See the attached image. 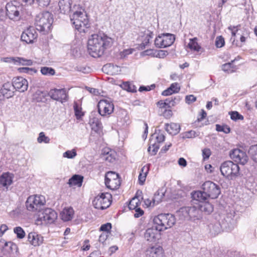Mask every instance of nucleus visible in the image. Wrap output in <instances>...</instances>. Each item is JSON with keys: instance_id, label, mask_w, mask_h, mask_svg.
I'll use <instances>...</instances> for the list:
<instances>
[{"instance_id": "49530a36", "label": "nucleus", "mask_w": 257, "mask_h": 257, "mask_svg": "<svg viewBox=\"0 0 257 257\" xmlns=\"http://www.w3.org/2000/svg\"><path fill=\"white\" fill-rule=\"evenodd\" d=\"M152 141H153V140L152 139L150 141V144L152 146H150L148 148V152H150V154H151V155H154L158 152L159 148V146L158 144H156V143H154V144H152L151 143H152Z\"/></svg>"}, {"instance_id": "f03ea898", "label": "nucleus", "mask_w": 257, "mask_h": 257, "mask_svg": "<svg viewBox=\"0 0 257 257\" xmlns=\"http://www.w3.org/2000/svg\"><path fill=\"white\" fill-rule=\"evenodd\" d=\"M70 20L75 29L80 32H85L89 27L88 19L83 9L74 12L70 16Z\"/></svg>"}, {"instance_id": "20e7f679", "label": "nucleus", "mask_w": 257, "mask_h": 257, "mask_svg": "<svg viewBox=\"0 0 257 257\" xmlns=\"http://www.w3.org/2000/svg\"><path fill=\"white\" fill-rule=\"evenodd\" d=\"M175 221L174 216L171 214H161L154 219L155 224L161 231L171 228L175 224Z\"/></svg>"}, {"instance_id": "6e6d98bb", "label": "nucleus", "mask_w": 257, "mask_h": 257, "mask_svg": "<svg viewBox=\"0 0 257 257\" xmlns=\"http://www.w3.org/2000/svg\"><path fill=\"white\" fill-rule=\"evenodd\" d=\"M197 136L196 133L194 131H190L184 133L182 134V138L185 139H190L193 138Z\"/></svg>"}, {"instance_id": "1a4fd4ad", "label": "nucleus", "mask_w": 257, "mask_h": 257, "mask_svg": "<svg viewBox=\"0 0 257 257\" xmlns=\"http://www.w3.org/2000/svg\"><path fill=\"white\" fill-rule=\"evenodd\" d=\"M202 189L207 198L216 199L220 194V187L212 181H206L202 185Z\"/></svg>"}, {"instance_id": "dca6fc26", "label": "nucleus", "mask_w": 257, "mask_h": 257, "mask_svg": "<svg viewBox=\"0 0 257 257\" xmlns=\"http://www.w3.org/2000/svg\"><path fill=\"white\" fill-rule=\"evenodd\" d=\"M57 214L51 208H46L43 211L40 218L46 223H52L57 219Z\"/></svg>"}, {"instance_id": "393cba45", "label": "nucleus", "mask_w": 257, "mask_h": 257, "mask_svg": "<svg viewBox=\"0 0 257 257\" xmlns=\"http://www.w3.org/2000/svg\"><path fill=\"white\" fill-rule=\"evenodd\" d=\"M2 95L7 98L12 97L14 94V88L11 82H7L3 84L1 89Z\"/></svg>"}, {"instance_id": "f3484780", "label": "nucleus", "mask_w": 257, "mask_h": 257, "mask_svg": "<svg viewBox=\"0 0 257 257\" xmlns=\"http://www.w3.org/2000/svg\"><path fill=\"white\" fill-rule=\"evenodd\" d=\"M164 254L163 247L158 245L150 246L145 251L146 257H163Z\"/></svg>"}, {"instance_id": "338daca9", "label": "nucleus", "mask_w": 257, "mask_h": 257, "mask_svg": "<svg viewBox=\"0 0 257 257\" xmlns=\"http://www.w3.org/2000/svg\"><path fill=\"white\" fill-rule=\"evenodd\" d=\"M211 155V151L209 149H204L202 150V156L204 160L208 159Z\"/></svg>"}, {"instance_id": "412c9836", "label": "nucleus", "mask_w": 257, "mask_h": 257, "mask_svg": "<svg viewBox=\"0 0 257 257\" xmlns=\"http://www.w3.org/2000/svg\"><path fill=\"white\" fill-rule=\"evenodd\" d=\"M14 176L9 172L4 173L0 176V187H4L7 190L8 187L12 184Z\"/></svg>"}, {"instance_id": "c9c22d12", "label": "nucleus", "mask_w": 257, "mask_h": 257, "mask_svg": "<svg viewBox=\"0 0 257 257\" xmlns=\"http://www.w3.org/2000/svg\"><path fill=\"white\" fill-rule=\"evenodd\" d=\"M187 47L191 51L199 52L201 49V46L197 43V38H194L189 40V42Z\"/></svg>"}, {"instance_id": "a18cd8bd", "label": "nucleus", "mask_w": 257, "mask_h": 257, "mask_svg": "<svg viewBox=\"0 0 257 257\" xmlns=\"http://www.w3.org/2000/svg\"><path fill=\"white\" fill-rule=\"evenodd\" d=\"M41 72L44 75L51 76L55 74V70L51 67H43L41 68Z\"/></svg>"}, {"instance_id": "4d7b16f0", "label": "nucleus", "mask_w": 257, "mask_h": 257, "mask_svg": "<svg viewBox=\"0 0 257 257\" xmlns=\"http://www.w3.org/2000/svg\"><path fill=\"white\" fill-rule=\"evenodd\" d=\"M74 109L75 111V114L77 119L80 118L83 115V113L81 111V108L80 107L77 103L74 104Z\"/></svg>"}, {"instance_id": "72a5a7b5", "label": "nucleus", "mask_w": 257, "mask_h": 257, "mask_svg": "<svg viewBox=\"0 0 257 257\" xmlns=\"http://www.w3.org/2000/svg\"><path fill=\"white\" fill-rule=\"evenodd\" d=\"M198 205L199 208V213L200 212H204L207 214H210L213 210L212 205L209 202H204Z\"/></svg>"}, {"instance_id": "cd10ccee", "label": "nucleus", "mask_w": 257, "mask_h": 257, "mask_svg": "<svg viewBox=\"0 0 257 257\" xmlns=\"http://www.w3.org/2000/svg\"><path fill=\"white\" fill-rule=\"evenodd\" d=\"M74 214V210L71 207L65 208L60 213L61 219L64 221L71 220L73 218Z\"/></svg>"}, {"instance_id": "58836bf2", "label": "nucleus", "mask_w": 257, "mask_h": 257, "mask_svg": "<svg viewBox=\"0 0 257 257\" xmlns=\"http://www.w3.org/2000/svg\"><path fill=\"white\" fill-rule=\"evenodd\" d=\"M210 231L212 234L214 235L219 233L222 228H224L222 226V223L221 224L219 222H216L214 224H210L208 226Z\"/></svg>"}, {"instance_id": "79ce46f5", "label": "nucleus", "mask_w": 257, "mask_h": 257, "mask_svg": "<svg viewBox=\"0 0 257 257\" xmlns=\"http://www.w3.org/2000/svg\"><path fill=\"white\" fill-rule=\"evenodd\" d=\"M122 88L128 92H137V87L132 83L128 82H125L122 83Z\"/></svg>"}, {"instance_id": "ddd939ff", "label": "nucleus", "mask_w": 257, "mask_h": 257, "mask_svg": "<svg viewBox=\"0 0 257 257\" xmlns=\"http://www.w3.org/2000/svg\"><path fill=\"white\" fill-rule=\"evenodd\" d=\"M238 216L234 210H231L226 213V216L222 221L224 229L228 231L231 230L236 225Z\"/></svg>"}, {"instance_id": "680f3d73", "label": "nucleus", "mask_w": 257, "mask_h": 257, "mask_svg": "<svg viewBox=\"0 0 257 257\" xmlns=\"http://www.w3.org/2000/svg\"><path fill=\"white\" fill-rule=\"evenodd\" d=\"M170 87L172 89V90L173 91L174 93L179 92L180 90V86L177 82L171 84Z\"/></svg>"}, {"instance_id": "6e6552de", "label": "nucleus", "mask_w": 257, "mask_h": 257, "mask_svg": "<svg viewBox=\"0 0 257 257\" xmlns=\"http://www.w3.org/2000/svg\"><path fill=\"white\" fill-rule=\"evenodd\" d=\"M111 195L108 193H102L96 196L93 200L94 207L97 209L104 210L111 204Z\"/></svg>"}, {"instance_id": "4468645a", "label": "nucleus", "mask_w": 257, "mask_h": 257, "mask_svg": "<svg viewBox=\"0 0 257 257\" xmlns=\"http://www.w3.org/2000/svg\"><path fill=\"white\" fill-rule=\"evenodd\" d=\"M49 95L53 99L61 103L67 101L68 97L66 90L64 88L51 89L49 92Z\"/></svg>"}, {"instance_id": "c85d7f7f", "label": "nucleus", "mask_w": 257, "mask_h": 257, "mask_svg": "<svg viewBox=\"0 0 257 257\" xmlns=\"http://www.w3.org/2000/svg\"><path fill=\"white\" fill-rule=\"evenodd\" d=\"M165 130L169 134L176 135L180 132V126L177 123L171 122L165 124Z\"/></svg>"}, {"instance_id": "4c0bfd02", "label": "nucleus", "mask_w": 257, "mask_h": 257, "mask_svg": "<svg viewBox=\"0 0 257 257\" xmlns=\"http://www.w3.org/2000/svg\"><path fill=\"white\" fill-rule=\"evenodd\" d=\"M176 213L180 220H190L186 206L181 208Z\"/></svg>"}, {"instance_id": "39448f33", "label": "nucleus", "mask_w": 257, "mask_h": 257, "mask_svg": "<svg viewBox=\"0 0 257 257\" xmlns=\"http://www.w3.org/2000/svg\"><path fill=\"white\" fill-rule=\"evenodd\" d=\"M222 175L230 179H233L239 174V167L237 164L231 161L223 162L220 167Z\"/></svg>"}, {"instance_id": "09e8293b", "label": "nucleus", "mask_w": 257, "mask_h": 257, "mask_svg": "<svg viewBox=\"0 0 257 257\" xmlns=\"http://www.w3.org/2000/svg\"><path fill=\"white\" fill-rule=\"evenodd\" d=\"M77 155L76 151L75 149L71 150H68L63 154V157L68 159H73Z\"/></svg>"}, {"instance_id": "a211bd4d", "label": "nucleus", "mask_w": 257, "mask_h": 257, "mask_svg": "<svg viewBox=\"0 0 257 257\" xmlns=\"http://www.w3.org/2000/svg\"><path fill=\"white\" fill-rule=\"evenodd\" d=\"M14 89L23 92L26 91L28 87L27 80L22 77H18L13 79L12 83Z\"/></svg>"}, {"instance_id": "bb28decb", "label": "nucleus", "mask_w": 257, "mask_h": 257, "mask_svg": "<svg viewBox=\"0 0 257 257\" xmlns=\"http://www.w3.org/2000/svg\"><path fill=\"white\" fill-rule=\"evenodd\" d=\"M59 10L61 13L69 14L71 11V0H60L59 4Z\"/></svg>"}, {"instance_id": "9b49d317", "label": "nucleus", "mask_w": 257, "mask_h": 257, "mask_svg": "<svg viewBox=\"0 0 257 257\" xmlns=\"http://www.w3.org/2000/svg\"><path fill=\"white\" fill-rule=\"evenodd\" d=\"M105 184L107 188L111 190H116L120 185V180L118 174L113 172H108L105 174Z\"/></svg>"}, {"instance_id": "7c9ffc66", "label": "nucleus", "mask_w": 257, "mask_h": 257, "mask_svg": "<svg viewBox=\"0 0 257 257\" xmlns=\"http://www.w3.org/2000/svg\"><path fill=\"white\" fill-rule=\"evenodd\" d=\"M83 177L79 175H74L68 181V184L70 186H77L80 187L82 185Z\"/></svg>"}, {"instance_id": "aec40b11", "label": "nucleus", "mask_w": 257, "mask_h": 257, "mask_svg": "<svg viewBox=\"0 0 257 257\" xmlns=\"http://www.w3.org/2000/svg\"><path fill=\"white\" fill-rule=\"evenodd\" d=\"M37 36L36 30L33 28H30L22 34L21 40L28 44L32 43Z\"/></svg>"}, {"instance_id": "5701e85b", "label": "nucleus", "mask_w": 257, "mask_h": 257, "mask_svg": "<svg viewBox=\"0 0 257 257\" xmlns=\"http://www.w3.org/2000/svg\"><path fill=\"white\" fill-rule=\"evenodd\" d=\"M154 37L153 32L150 30H146L144 32L143 35L140 36V39L142 41L140 44V48L141 50L145 49L146 47L150 44V40Z\"/></svg>"}, {"instance_id": "603ef678", "label": "nucleus", "mask_w": 257, "mask_h": 257, "mask_svg": "<svg viewBox=\"0 0 257 257\" xmlns=\"http://www.w3.org/2000/svg\"><path fill=\"white\" fill-rule=\"evenodd\" d=\"M153 137H155L157 140L158 143H161L164 141L165 137L164 134L160 131H159L158 133L156 132L153 136Z\"/></svg>"}, {"instance_id": "423d86ee", "label": "nucleus", "mask_w": 257, "mask_h": 257, "mask_svg": "<svg viewBox=\"0 0 257 257\" xmlns=\"http://www.w3.org/2000/svg\"><path fill=\"white\" fill-rule=\"evenodd\" d=\"M46 203L45 197L42 195L30 196L26 202L27 209L32 212L37 211L40 210Z\"/></svg>"}, {"instance_id": "6ab92c4d", "label": "nucleus", "mask_w": 257, "mask_h": 257, "mask_svg": "<svg viewBox=\"0 0 257 257\" xmlns=\"http://www.w3.org/2000/svg\"><path fill=\"white\" fill-rule=\"evenodd\" d=\"M160 231L156 226L148 228L145 233V238L150 242H155L160 237Z\"/></svg>"}, {"instance_id": "864d4df0", "label": "nucleus", "mask_w": 257, "mask_h": 257, "mask_svg": "<svg viewBox=\"0 0 257 257\" xmlns=\"http://www.w3.org/2000/svg\"><path fill=\"white\" fill-rule=\"evenodd\" d=\"M216 130L218 132H222L225 134H228L230 132V127L227 125H221L218 124H216Z\"/></svg>"}, {"instance_id": "c03bdc74", "label": "nucleus", "mask_w": 257, "mask_h": 257, "mask_svg": "<svg viewBox=\"0 0 257 257\" xmlns=\"http://www.w3.org/2000/svg\"><path fill=\"white\" fill-rule=\"evenodd\" d=\"M228 29L231 31V35L232 37H234L236 35H240V40L241 43L245 42L246 40V37L244 36L241 35L240 34L238 33V29L237 27H233L231 28L229 27Z\"/></svg>"}, {"instance_id": "0e129e2a", "label": "nucleus", "mask_w": 257, "mask_h": 257, "mask_svg": "<svg viewBox=\"0 0 257 257\" xmlns=\"http://www.w3.org/2000/svg\"><path fill=\"white\" fill-rule=\"evenodd\" d=\"M134 210H135L134 216L135 218H139L144 214V211L140 206Z\"/></svg>"}, {"instance_id": "e433bc0d", "label": "nucleus", "mask_w": 257, "mask_h": 257, "mask_svg": "<svg viewBox=\"0 0 257 257\" xmlns=\"http://www.w3.org/2000/svg\"><path fill=\"white\" fill-rule=\"evenodd\" d=\"M165 195V191L163 189L158 190L154 194L153 198V205H156L162 201Z\"/></svg>"}, {"instance_id": "9d476101", "label": "nucleus", "mask_w": 257, "mask_h": 257, "mask_svg": "<svg viewBox=\"0 0 257 257\" xmlns=\"http://www.w3.org/2000/svg\"><path fill=\"white\" fill-rule=\"evenodd\" d=\"M175 37L170 33H163L157 36L155 40V45L158 48H166L174 42Z\"/></svg>"}, {"instance_id": "c756f323", "label": "nucleus", "mask_w": 257, "mask_h": 257, "mask_svg": "<svg viewBox=\"0 0 257 257\" xmlns=\"http://www.w3.org/2000/svg\"><path fill=\"white\" fill-rule=\"evenodd\" d=\"M186 207L187 208L190 219L198 217L200 213L198 204H192V202H191V206H186Z\"/></svg>"}, {"instance_id": "bf43d9fd", "label": "nucleus", "mask_w": 257, "mask_h": 257, "mask_svg": "<svg viewBox=\"0 0 257 257\" xmlns=\"http://www.w3.org/2000/svg\"><path fill=\"white\" fill-rule=\"evenodd\" d=\"M231 119L234 120H242L243 117L239 114L237 111H233L230 114Z\"/></svg>"}, {"instance_id": "5fc2aeb1", "label": "nucleus", "mask_w": 257, "mask_h": 257, "mask_svg": "<svg viewBox=\"0 0 257 257\" xmlns=\"http://www.w3.org/2000/svg\"><path fill=\"white\" fill-rule=\"evenodd\" d=\"M225 44L224 38L222 36H218L216 37L215 41V45L217 48H221Z\"/></svg>"}, {"instance_id": "0eeeda50", "label": "nucleus", "mask_w": 257, "mask_h": 257, "mask_svg": "<svg viewBox=\"0 0 257 257\" xmlns=\"http://www.w3.org/2000/svg\"><path fill=\"white\" fill-rule=\"evenodd\" d=\"M6 15L13 20H19L22 13L23 7L17 1L11 2L6 6Z\"/></svg>"}, {"instance_id": "b1692460", "label": "nucleus", "mask_w": 257, "mask_h": 257, "mask_svg": "<svg viewBox=\"0 0 257 257\" xmlns=\"http://www.w3.org/2000/svg\"><path fill=\"white\" fill-rule=\"evenodd\" d=\"M28 240L32 245L37 246L42 243L43 237L36 232H32L28 234Z\"/></svg>"}, {"instance_id": "a19ab883", "label": "nucleus", "mask_w": 257, "mask_h": 257, "mask_svg": "<svg viewBox=\"0 0 257 257\" xmlns=\"http://www.w3.org/2000/svg\"><path fill=\"white\" fill-rule=\"evenodd\" d=\"M141 204V202L138 197H134L130 201L128 207L130 210H133L139 207Z\"/></svg>"}, {"instance_id": "3c124183", "label": "nucleus", "mask_w": 257, "mask_h": 257, "mask_svg": "<svg viewBox=\"0 0 257 257\" xmlns=\"http://www.w3.org/2000/svg\"><path fill=\"white\" fill-rule=\"evenodd\" d=\"M50 138L46 136L44 132H41L37 138V141L39 143H44L47 144L50 142Z\"/></svg>"}, {"instance_id": "052dcab7", "label": "nucleus", "mask_w": 257, "mask_h": 257, "mask_svg": "<svg viewBox=\"0 0 257 257\" xmlns=\"http://www.w3.org/2000/svg\"><path fill=\"white\" fill-rule=\"evenodd\" d=\"M19 70L21 73H25L32 74L33 73H36L37 71L35 69L30 68L29 67H23L19 69Z\"/></svg>"}, {"instance_id": "2eb2a0df", "label": "nucleus", "mask_w": 257, "mask_h": 257, "mask_svg": "<svg viewBox=\"0 0 257 257\" xmlns=\"http://www.w3.org/2000/svg\"><path fill=\"white\" fill-rule=\"evenodd\" d=\"M230 158L237 163L245 164L248 161V157L245 152L240 149H234L230 154Z\"/></svg>"}, {"instance_id": "69168bd1", "label": "nucleus", "mask_w": 257, "mask_h": 257, "mask_svg": "<svg viewBox=\"0 0 257 257\" xmlns=\"http://www.w3.org/2000/svg\"><path fill=\"white\" fill-rule=\"evenodd\" d=\"M111 228V224L110 223H106L102 224L100 227V230L108 231Z\"/></svg>"}, {"instance_id": "4be33fe9", "label": "nucleus", "mask_w": 257, "mask_h": 257, "mask_svg": "<svg viewBox=\"0 0 257 257\" xmlns=\"http://www.w3.org/2000/svg\"><path fill=\"white\" fill-rule=\"evenodd\" d=\"M192 200L191 202L192 204H200L204 202L208 198L206 194L204 193V190L196 191L191 193Z\"/></svg>"}, {"instance_id": "2f4dec72", "label": "nucleus", "mask_w": 257, "mask_h": 257, "mask_svg": "<svg viewBox=\"0 0 257 257\" xmlns=\"http://www.w3.org/2000/svg\"><path fill=\"white\" fill-rule=\"evenodd\" d=\"M235 60H233L230 62L223 64L222 65V70L227 73H231L235 72L237 69V67L233 64Z\"/></svg>"}, {"instance_id": "13d9d810", "label": "nucleus", "mask_w": 257, "mask_h": 257, "mask_svg": "<svg viewBox=\"0 0 257 257\" xmlns=\"http://www.w3.org/2000/svg\"><path fill=\"white\" fill-rule=\"evenodd\" d=\"M134 51V49L132 48L123 50L122 51L120 52L119 54L120 58L123 59L126 58L128 55L132 54Z\"/></svg>"}, {"instance_id": "774afa93", "label": "nucleus", "mask_w": 257, "mask_h": 257, "mask_svg": "<svg viewBox=\"0 0 257 257\" xmlns=\"http://www.w3.org/2000/svg\"><path fill=\"white\" fill-rule=\"evenodd\" d=\"M196 100V98L193 95H187L185 97L186 102L190 104Z\"/></svg>"}, {"instance_id": "f8f14e48", "label": "nucleus", "mask_w": 257, "mask_h": 257, "mask_svg": "<svg viewBox=\"0 0 257 257\" xmlns=\"http://www.w3.org/2000/svg\"><path fill=\"white\" fill-rule=\"evenodd\" d=\"M98 112L102 116L109 115L114 110V105L110 100L101 99L97 104Z\"/></svg>"}, {"instance_id": "f704fd0d", "label": "nucleus", "mask_w": 257, "mask_h": 257, "mask_svg": "<svg viewBox=\"0 0 257 257\" xmlns=\"http://www.w3.org/2000/svg\"><path fill=\"white\" fill-rule=\"evenodd\" d=\"M105 159L109 162H113L115 160L116 154L114 151L106 148L103 151Z\"/></svg>"}, {"instance_id": "f257e3e1", "label": "nucleus", "mask_w": 257, "mask_h": 257, "mask_svg": "<svg viewBox=\"0 0 257 257\" xmlns=\"http://www.w3.org/2000/svg\"><path fill=\"white\" fill-rule=\"evenodd\" d=\"M112 44V39L104 33L93 34L88 40V50L93 57H99Z\"/></svg>"}, {"instance_id": "de8ad7c7", "label": "nucleus", "mask_w": 257, "mask_h": 257, "mask_svg": "<svg viewBox=\"0 0 257 257\" xmlns=\"http://www.w3.org/2000/svg\"><path fill=\"white\" fill-rule=\"evenodd\" d=\"M14 232L17 235L18 238L22 239L25 236V232L23 229L20 227H16L14 229Z\"/></svg>"}, {"instance_id": "e2e57ef3", "label": "nucleus", "mask_w": 257, "mask_h": 257, "mask_svg": "<svg viewBox=\"0 0 257 257\" xmlns=\"http://www.w3.org/2000/svg\"><path fill=\"white\" fill-rule=\"evenodd\" d=\"M155 87V84H152L150 86H141L140 87L139 90L140 92H142L143 91H148L154 89Z\"/></svg>"}, {"instance_id": "473e14b6", "label": "nucleus", "mask_w": 257, "mask_h": 257, "mask_svg": "<svg viewBox=\"0 0 257 257\" xmlns=\"http://www.w3.org/2000/svg\"><path fill=\"white\" fill-rule=\"evenodd\" d=\"M150 170V165L147 164L142 168L139 176V181L140 184L143 185L145 182L147 174Z\"/></svg>"}, {"instance_id": "7ed1b4c3", "label": "nucleus", "mask_w": 257, "mask_h": 257, "mask_svg": "<svg viewBox=\"0 0 257 257\" xmlns=\"http://www.w3.org/2000/svg\"><path fill=\"white\" fill-rule=\"evenodd\" d=\"M53 22L52 15L49 12H43L36 17L35 25L38 31L48 32L50 30Z\"/></svg>"}, {"instance_id": "8fccbe9b", "label": "nucleus", "mask_w": 257, "mask_h": 257, "mask_svg": "<svg viewBox=\"0 0 257 257\" xmlns=\"http://www.w3.org/2000/svg\"><path fill=\"white\" fill-rule=\"evenodd\" d=\"M249 153L253 161L257 163V145L251 146L249 150Z\"/></svg>"}, {"instance_id": "37998d69", "label": "nucleus", "mask_w": 257, "mask_h": 257, "mask_svg": "<svg viewBox=\"0 0 257 257\" xmlns=\"http://www.w3.org/2000/svg\"><path fill=\"white\" fill-rule=\"evenodd\" d=\"M176 99V98H174V99L171 98L170 100V98L166 99L164 101L161 100L159 101L158 102V105L160 108H165L166 106L170 105L171 104L172 105H174V103L175 102V100Z\"/></svg>"}, {"instance_id": "a878e982", "label": "nucleus", "mask_w": 257, "mask_h": 257, "mask_svg": "<svg viewBox=\"0 0 257 257\" xmlns=\"http://www.w3.org/2000/svg\"><path fill=\"white\" fill-rule=\"evenodd\" d=\"M89 123L92 131L100 135L102 131V125L99 118L96 117L90 119Z\"/></svg>"}, {"instance_id": "ea45409f", "label": "nucleus", "mask_w": 257, "mask_h": 257, "mask_svg": "<svg viewBox=\"0 0 257 257\" xmlns=\"http://www.w3.org/2000/svg\"><path fill=\"white\" fill-rule=\"evenodd\" d=\"M12 60L15 61V65L31 66L33 64V61L31 60L26 59L21 57H16V58Z\"/></svg>"}]
</instances>
